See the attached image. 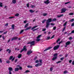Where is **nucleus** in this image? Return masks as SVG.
<instances>
[{
	"mask_svg": "<svg viewBox=\"0 0 74 74\" xmlns=\"http://www.w3.org/2000/svg\"><path fill=\"white\" fill-rule=\"evenodd\" d=\"M44 3L46 4H48L50 3V2L49 1V0H47L46 1H44Z\"/></svg>",
	"mask_w": 74,
	"mask_h": 74,
	"instance_id": "12",
	"label": "nucleus"
},
{
	"mask_svg": "<svg viewBox=\"0 0 74 74\" xmlns=\"http://www.w3.org/2000/svg\"><path fill=\"white\" fill-rule=\"evenodd\" d=\"M27 67H28V68H33V66L30 65H28Z\"/></svg>",
	"mask_w": 74,
	"mask_h": 74,
	"instance_id": "29",
	"label": "nucleus"
},
{
	"mask_svg": "<svg viewBox=\"0 0 74 74\" xmlns=\"http://www.w3.org/2000/svg\"><path fill=\"white\" fill-rule=\"evenodd\" d=\"M69 15H74V13H69Z\"/></svg>",
	"mask_w": 74,
	"mask_h": 74,
	"instance_id": "30",
	"label": "nucleus"
},
{
	"mask_svg": "<svg viewBox=\"0 0 74 74\" xmlns=\"http://www.w3.org/2000/svg\"><path fill=\"white\" fill-rule=\"evenodd\" d=\"M39 62L40 63L37 64V67L38 66H40L42 65V60H40Z\"/></svg>",
	"mask_w": 74,
	"mask_h": 74,
	"instance_id": "6",
	"label": "nucleus"
},
{
	"mask_svg": "<svg viewBox=\"0 0 74 74\" xmlns=\"http://www.w3.org/2000/svg\"><path fill=\"white\" fill-rule=\"evenodd\" d=\"M50 38H51V37H48L47 38V40H49Z\"/></svg>",
	"mask_w": 74,
	"mask_h": 74,
	"instance_id": "53",
	"label": "nucleus"
},
{
	"mask_svg": "<svg viewBox=\"0 0 74 74\" xmlns=\"http://www.w3.org/2000/svg\"><path fill=\"white\" fill-rule=\"evenodd\" d=\"M0 7H3V3L1 2H0Z\"/></svg>",
	"mask_w": 74,
	"mask_h": 74,
	"instance_id": "32",
	"label": "nucleus"
},
{
	"mask_svg": "<svg viewBox=\"0 0 74 74\" xmlns=\"http://www.w3.org/2000/svg\"><path fill=\"white\" fill-rule=\"evenodd\" d=\"M37 27V25H36L35 26H34V27H33L32 29H31V30H33V29H35V28H36V27Z\"/></svg>",
	"mask_w": 74,
	"mask_h": 74,
	"instance_id": "23",
	"label": "nucleus"
},
{
	"mask_svg": "<svg viewBox=\"0 0 74 74\" xmlns=\"http://www.w3.org/2000/svg\"><path fill=\"white\" fill-rule=\"evenodd\" d=\"M70 44H71V42L70 41H69L66 42V45H69Z\"/></svg>",
	"mask_w": 74,
	"mask_h": 74,
	"instance_id": "13",
	"label": "nucleus"
},
{
	"mask_svg": "<svg viewBox=\"0 0 74 74\" xmlns=\"http://www.w3.org/2000/svg\"><path fill=\"white\" fill-rule=\"evenodd\" d=\"M74 21V18H73L72 19H71V20L69 21L70 22H73V21Z\"/></svg>",
	"mask_w": 74,
	"mask_h": 74,
	"instance_id": "39",
	"label": "nucleus"
},
{
	"mask_svg": "<svg viewBox=\"0 0 74 74\" xmlns=\"http://www.w3.org/2000/svg\"><path fill=\"white\" fill-rule=\"evenodd\" d=\"M65 29H66V27H64L63 29L62 30V31H64V30H65Z\"/></svg>",
	"mask_w": 74,
	"mask_h": 74,
	"instance_id": "50",
	"label": "nucleus"
},
{
	"mask_svg": "<svg viewBox=\"0 0 74 74\" xmlns=\"http://www.w3.org/2000/svg\"><path fill=\"white\" fill-rule=\"evenodd\" d=\"M19 69L18 68H15V71L16 72V71H19Z\"/></svg>",
	"mask_w": 74,
	"mask_h": 74,
	"instance_id": "16",
	"label": "nucleus"
},
{
	"mask_svg": "<svg viewBox=\"0 0 74 74\" xmlns=\"http://www.w3.org/2000/svg\"><path fill=\"white\" fill-rule=\"evenodd\" d=\"M61 61H60L58 62H57L56 63L57 64H58V63H61Z\"/></svg>",
	"mask_w": 74,
	"mask_h": 74,
	"instance_id": "51",
	"label": "nucleus"
},
{
	"mask_svg": "<svg viewBox=\"0 0 74 74\" xmlns=\"http://www.w3.org/2000/svg\"><path fill=\"white\" fill-rule=\"evenodd\" d=\"M45 21H46V20H44L43 21H42V23H45Z\"/></svg>",
	"mask_w": 74,
	"mask_h": 74,
	"instance_id": "42",
	"label": "nucleus"
},
{
	"mask_svg": "<svg viewBox=\"0 0 74 74\" xmlns=\"http://www.w3.org/2000/svg\"><path fill=\"white\" fill-rule=\"evenodd\" d=\"M56 27L55 26L53 27V30H56Z\"/></svg>",
	"mask_w": 74,
	"mask_h": 74,
	"instance_id": "46",
	"label": "nucleus"
},
{
	"mask_svg": "<svg viewBox=\"0 0 74 74\" xmlns=\"http://www.w3.org/2000/svg\"><path fill=\"white\" fill-rule=\"evenodd\" d=\"M41 40V39H39V38H37V42H38L40 41Z\"/></svg>",
	"mask_w": 74,
	"mask_h": 74,
	"instance_id": "43",
	"label": "nucleus"
},
{
	"mask_svg": "<svg viewBox=\"0 0 74 74\" xmlns=\"http://www.w3.org/2000/svg\"><path fill=\"white\" fill-rule=\"evenodd\" d=\"M67 10V9L66 8H62L61 9V13H64L66 12V11Z\"/></svg>",
	"mask_w": 74,
	"mask_h": 74,
	"instance_id": "5",
	"label": "nucleus"
},
{
	"mask_svg": "<svg viewBox=\"0 0 74 74\" xmlns=\"http://www.w3.org/2000/svg\"><path fill=\"white\" fill-rule=\"evenodd\" d=\"M74 22H73V23H72L71 25V26H74Z\"/></svg>",
	"mask_w": 74,
	"mask_h": 74,
	"instance_id": "61",
	"label": "nucleus"
},
{
	"mask_svg": "<svg viewBox=\"0 0 74 74\" xmlns=\"http://www.w3.org/2000/svg\"><path fill=\"white\" fill-rule=\"evenodd\" d=\"M29 72H30V71L27 70L25 72V73H29Z\"/></svg>",
	"mask_w": 74,
	"mask_h": 74,
	"instance_id": "33",
	"label": "nucleus"
},
{
	"mask_svg": "<svg viewBox=\"0 0 74 74\" xmlns=\"http://www.w3.org/2000/svg\"><path fill=\"white\" fill-rule=\"evenodd\" d=\"M64 59V57H63L60 58V59L61 60H63V59Z\"/></svg>",
	"mask_w": 74,
	"mask_h": 74,
	"instance_id": "37",
	"label": "nucleus"
},
{
	"mask_svg": "<svg viewBox=\"0 0 74 74\" xmlns=\"http://www.w3.org/2000/svg\"><path fill=\"white\" fill-rule=\"evenodd\" d=\"M18 61V59H16L14 60V62L15 63H16V62H17Z\"/></svg>",
	"mask_w": 74,
	"mask_h": 74,
	"instance_id": "60",
	"label": "nucleus"
},
{
	"mask_svg": "<svg viewBox=\"0 0 74 74\" xmlns=\"http://www.w3.org/2000/svg\"><path fill=\"white\" fill-rule=\"evenodd\" d=\"M66 73H67V71H65L64 72V74H66Z\"/></svg>",
	"mask_w": 74,
	"mask_h": 74,
	"instance_id": "48",
	"label": "nucleus"
},
{
	"mask_svg": "<svg viewBox=\"0 0 74 74\" xmlns=\"http://www.w3.org/2000/svg\"><path fill=\"white\" fill-rule=\"evenodd\" d=\"M59 48V45H57L54 47L53 49H54V50H56V49H58Z\"/></svg>",
	"mask_w": 74,
	"mask_h": 74,
	"instance_id": "7",
	"label": "nucleus"
},
{
	"mask_svg": "<svg viewBox=\"0 0 74 74\" xmlns=\"http://www.w3.org/2000/svg\"><path fill=\"white\" fill-rule=\"evenodd\" d=\"M42 35H39L37 36V38H40L41 37H42Z\"/></svg>",
	"mask_w": 74,
	"mask_h": 74,
	"instance_id": "24",
	"label": "nucleus"
},
{
	"mask_svg": "<svg viewBox=\"0 0 74 74\" xmlns=\"http://www.w3.org/2000/svg\"><path fill=\"white\" fill-rule=\"evenodd\" d=\"M21 57H22V54H19L18 56V58L19 59V58H21Z\"/></svg>",
	"mask_w": 74,
	"mask_h": 74,
	"instance_id": "17",
	"label": "nucleus"
},
{
	"mask_svg": "<svg viewBox=\"0 0 74 74\" xmlns=\"http://www.w3.org/2000/svg\"><path fill=\"white\" fill-rule=\"evenodd\" d=\"M50 70L51 71H52V70H53V68H52V67L50 68Z\"/></svg>",
	"mask_w": 74,
	"mask_h": 74,
	"instance_id": "41",
	"label": "nucleus"
},
{
	"mask_svg": "<svg viewBox=\"0 0 74 74\" xmlns=\"http://www.w3.org/2000/svg\"><path fill=\"white\" fill-rule=\"evenodd\" d=\"M42 15L43 16H47V13H43L42 14Z\"/></svg>",
	"mask_w": 74,
	"mask_h": 74,
	"instance_id": "27",
	"label": "nucleus"
},
{
	"mask_svg": "<svg viewBox=\"0 0 74 74\" xmlns=\"http://www.w3.org/2000/svg\"><path fill=\"white\" fill-rule=\"evenodd\" d=\"M32 8H34V7H35V5H31Z\"/></svg>",
	"mask_w": 74,
	"mask_h": 74,
	"instance_id": "62",
	"label": "nucleus"
},
{
	"mask_svg": "<svg viewBox=\"0 0 74 74\" xmlns=\"http://www.w3.org/2000/svg\"><path fill=\"white\" fill-rule=\"evenodd\" d=\"M33 53V51H32L30 49L27 51V55H30L31 53Z\"/></svg>",
	"mask_w": 74,
	"mask_h": 74,
	"instance_id": "3",
	"label": "nucleus"
},
{
	"mask_svg": "<svg viewBox=\"0 0 74 74\" xmlns=\"http://www.w3.org/2000/svg\"><path fill=\"white\" fill-rule=\"evenodd\" d=\"M2 38H3V40H5V37H4V36H3Z\"/></svg>",
	"mask_w": 74,
	"mask_h": 74,
	"instance_id": "57",
	"label": "nucleus"
},
{
	"mask_svg": "<svg viewBox=\"0 0 74 74\" xmlns=\"http://www.w3.org/2000/svg\"><path fill=\"white\" fill-rule=\"evenodd\" d=\"M15 18L14 16H11L9 17V19H12V18Z\"/></svg>",
	"mask_w": 74,
	"mask_h": 74,
	"instance_id": "38",
	"label": "nucleus"
},
{
	"mask_svg": "<svg viewBox=\"0 0 74 74\" xmlns=\"http://www.w3.org/2000/svg\"><path fill=\"white\" fill-rule=\"evenodd\" d=\"M57 59V57H53V58H52V60L53 61L55 60H56Z\"/></svg>",
	"mask_w": 74,
	"mask_h": 74,
	"instance_id": "19",
	"label": "nucleus"
},
{
	"mask_svg": "<svg viewBox=\"0 0 74 74\" xmlns=\"http://www.w3.org/2000/svg\"><path fill=\"white\" fill-rule=\"evenodd\" d=\"M52 21V18H50L48 19L46 21V22H47L48 23H50V22H51Z\"/></svg>",
	"mask_w": 74,
	"mask_h": 74,
	"instance_id": "8",
	"label": "nucleus"
},
{
	"mask_svg": "<svg viewBox=\"0 0 74 74\" xmlns=\"http://www.w3.org/2000/svg\"><path fill=\"white\" fill-rule=\"evenodd\" d=\"M35 43V41H33L31 42L29 41V42L28 43L27 42V44H30L31 46H32V45H34Z\"/></svg>",
	"mask_w": 74,
	"mask_h": 74,
	"instance_id": "1",
	"label": "nucleus"
},
{
	"mask_svg": "<svg viewBox=\"0 0 74 74\" xmlns=\"http://www.w3.org/2000/svg\"><path fill=\"white\" fill-rule=\"evenodd\" d=\"M6 62V63H8V64H9L10 63V61L9 60L7 61Z\"/></svg>",
	"mask_w": 74,
	"mask_h": 74,
	"instance_id": "36",
	"label": "nucleus"
},
{
	"mask_svg": "<svg viewBox=\"0 0 74 74\" xmlns=\"http://www.w3.org/2000/svg\"><path fill=\"white\" fill-rule=\"evenodd\" d=\"M67 21L63 25V26H65V27H66V25H67Z\"/></svg>",
	"mask_w": 74,
	"mask_h": 74,
	"instance_id": "26",
	"label": "nucleus"
},
{
	"mask_svg": "<svg viewBox=\"0 0 74 74\" xmlns=\"http://www.w3.org/2000/svg\"><path fill=\"white\" fill-rule=\"evenodd\" d=\"M12 58H13V56H11L9 58V60H11V59H12Z\"/></svg>",
	"mask_w": 74,
	"mask_h": 74,
	"instance_id": "34",
	"label": "nucleus"
},
{
	"mask_svg": "<svg viewBox=\"0 0 74 74\" xmlns=\"http://www.w3.org/2000/svg\"><path fill=\"white\" fill-rule=\"evenodd\" d=\"M54 37H55V35H53L51 38V39H52V38H54Z\"/></svg>",
	"mask_w": 74,
	"mask_h": 74,
	"instance_id": "45",
	"label": "nucleus"
},
{
	"mask_svg": "<svg viewBox=\"0 0 74 74\" xmlns=\"http://www.w3.org/2000/svg\"><path fill=\"white\" fill-rule=\"evenodd\" d=\"M51 48H52V47H49L47 48V49H45V50H44V52H45V51H47L48 50H49Z\"/></svg>",
	"mask_w": 74,
	"mask_h": 74,
	"instance_id": "9",
	"label": "nucleus"
},
{
	"mask_svg": "<svg viewBox=\"0 0 74 74\" xmlns=\"http://www.w3.org/2000/svg\"><path fill=\"white\" fill-rule=\"evenodd\" d=\"M67 56H68L67 54H66L65 56V57L67 58Z\"/></svg>",
	"mask_w": 74,
	"mask_h": 74,
	"instance_id": "56",
	"label": "nucleus"
},
{
	"mask_svg": "<svg viewBox=\"0 0 74 74\" xmlns=\"http://www.w3.org/2000/svg\"><path fill=\"white\" fill-rule=\"evenodd\" d=\"M15 59V57H14L13 59L12 60V62H13V61H14V60Z\"/></svg>",
	"mask_w": 74,
	"mask_h": 74,
	"instance_id": "52",
	"label": "nucleus"
},
{
	"mask_svg": "<svg viewBox=\"0 0 74 74\" xmlns=\"http://www.w3.org/2000/svg\"><path fill=\"white\" fill-rule=\"evenodd\" d=\"M31 28H32V27L31 26L25 29V30L26 31L27 30H29V29H31Z\"/></svg>",
	"mask_w": 74,
	"mask_h": 74,
	"instance_id": "15",
	"label": "nucleus"
},
{
	"mask_svg": "<svg viewBox=\"0 0 74 74\" xmlns=\"http://www.w3.org/2000/svg\"><path fill=\"white\" fill-rule=\"evenodd\" d=\"M16 0H12V2L13 4H15L16 3Z\"/></svg>",
	"mask_w": 74,
	"mask_h": 74,
	"instance_id": "22",
	"label": "nucleus"
},
{
	"mask_svg": "<svg viewBox=\"0 0 74 74\" xmlns=\"http://www.w3.org/2000/svg\"><path fill=\"white\" fill-rule=\"evenodd\" d=\"M19 14H18V13H17L15 15V16H19Z\"/></svg>",
	"mask_w": 74,
	"mask_h": 74,
	"instance_id": "35",
	"label": "nucleus"
},
{
	"mask_svg": "<svg viewBox=\"0 0 74 74\" xmlns=\"http://www.w3.org/2000/svg\"><path fill=\"white\" fill-rule=\"evenodd\" d=\"M46 27L47 28H48L49 27V26L50 25V24H49V23H48L47 22H46Z\"/></svg>",
	"mask_w": 74,
	"mask_h": 74,
	"instance_id": "11",
	"label": "nucleus"
},
{
	"mask_svg": "<svg viewBox=\"0 0 74 74\" xmlns=\"http://www.w3.org/2000/svg\"><path fill=\"white\" fill-rule=\"evenodd\" d=\"M46 28L43 29L42 30V31H43V32H45V31H46Z\"/></svg>",
	"mask_w": 74,
	"mask_h": 74,
	"instance_id": "58",
	"label": "nucleus"
},
{
	"mask_svg": "<svg viewBox=\"0 0 74 74\" xmlns=\"http://www.w3.org/2000/svg\"><path fill=\"white\" fill-rule=\"evenodd\" d=\"M18 39V37H13L11 40L12 41L13 40H16Z\"/></svg>",
	"mask_w": 74,
	"mask_h": 74,
	"instance_id": "10",
	"label": "nucleus"
},
{
	"mask_svg": "<svg viewBox=\"0 0 74 74\" xmlns=\"http://www.w3.org/2000/svg\"><path fill=\"white\" fill-rule=\"evenodd\" d=\"M8 25V23H7L5 25V26H7Z\"/></svg>",
	"mask_w": 74,
	"mask_h": 74,
	"instance_id": "55",
	"label": "nucleus"
},
{
	"mask_svg": "<svg viewBox=\"0 0 74 74\" xmlns=\"http://www.w3.org/2000/svg\"><path fill=\"white\" fill-rule=\"evenodd\" d=\"M23 32H24V29H22V30L20 32V34H22V33H23Z\"/></svg>",
	"mask_w": 74,
	"mask_h": 74,
	"instance_id": "28",
	"label": "nucleus"
},
{
	"mask_svg": "<svg viewBox=\"0 0 74 74\" xmlns=\"http://www.w3.org/2000/svg\"><path fill=\"white\" fill-rule=\"evenodd\" d=\"M28 23H27V24H26L24 27L25 28V27H27L28 26Z\"/></svg>",
	"mask_w": 74,
	"mask_h": 74,
	"instance_id": "31",
	"label": "nucleus"
},
{
	"mask_svg": "<svg viewBox=\"0 0 74 74\" xmlns=\"http://www.w3.org/2000/svg\"><path fill=\"white\" fill-rule=\"evenodd\" d=\"M27 7H28V8H29V3H28L27 4Z\"/></svg>",
	"mask_w": 74,
	"mask_h": 74,
	"instance_id": "40",
	"label": "nucleus"
},
{
	"mask_svg": "<svg viewBox=\"0 0 74 74\" xmlns=\"http://www.w3.org/2000/svg\"><path fill=\"white\" fill-rule=\"evenodd\" d=\"M69 39L70 40H72V37H70V38H69Z\"/></svg>",
	"mask_w": 74,
	"mask_h": 74,
	"instance_id": "59",
	"label": "nucleus"
},
{
	"mask_svg": "<svg viewBox=\"0 0 74 74\" xmlns=\"http://www.w3.org/2000/svg\"><path fill=\"white\" fill-rule=\"evenodd\" d=\"M29 12L31 13H33V12H34V10H29Z\"/></svg>",
	"mask_w": 74,
	"mask_h": 74,
	"instance_id": "21",
	"label": "nucleus"
},
{
	"mask_svg": "<svg viewBox=\"0 0 74 74\" xmlns=\"http://www.w3.org/2000/svg\"><path fill=\"white\" fill-rule=\"evenodd\" d=\"M72 64H73V65H74V61H73L72 62Z\"/></svg>",
	"mask_w": 74,
	"mask_h": 74,
	"instance_id": "63",
	"label": "nucleus"
},
{
	"mask_svg": "<svg viewBox=\"0 0 74 74\" xmlns=\"http://www.w3.org/2000/svg\"><path fill=\"white\" fill-rule=\"evenodd\" d=\"M12 29H15V25H12Z\"/></svg>",
	"mask_w": 74,
	"mask_h": 74,
	"instance_id": "18",
	"label": "nucleus"
},
{
	"mask_svg": "<svg viewBox=\"0 0 74 74\" xmlns=\"http://www.w3.org/2000/svg\"><path fill=\"white\" fill-rule=\"evenodd\" d=\"M8 70L9 71V74H12V73H11V71L13 70V69H12V68L11 67H10L9 68Z\"/></svg>",
	"mask_w": 74,
	"mask_h": 74,
	"instance_id": "4",
	"label": "nucleus"
},
{
	"mask_svg": "<svg viewBox=\"0 0 74 74\" xmlns=\"http://www.w3.org/2000/svg\"><path fill=\"white\" fill-rule=\"evenodd\" d=\"M70 3V2L69 1L67 2H66L65 3V4H68V3Z\"/></svg>",
	"mask_w": 74,
	"mask_h": 74,
	"instance_id": "49",
	"label": "nucleus"
},
{
	"mask_svg": "<svg viewBox=\"0 0 74 74\" xmlns=\"http://www.w3.org/2000/svg\"><path fill=\"white\" fill-rule=\"evenodd\" d=\"M57 20V19H56V18H54L52 20V21L55 22V21H56Z\"/></svg>",
	"mask_w": 74,
	"mask_h": 74,
	"instance_id": "25",
	"label": "nucleus"
},
{
	"mask_svg": "<svg viewBox=\"0 0 74 74\" xmlns=\"http://www.w3.org/2000/svg\"><path fill=\"white\" fill-rule=\"evenodd\" d=\"M50 25L52 26H55V23H52L50 24Z\"/></svg>",
	"mask_w": 74,
	"mask_h": 74,
	"instance_id": "44",
	"label": "nucleus"
},
{
	"mask_svg": "<svg viewBox=\"0 0 74 74\" xmlns=\"http://www.w3.org/2000/svg\"><path fill=\"white\" fill-rule=\"evenodd\" d=\"M57 16V18H58L62 17L63 16V14H62L61 15H58Z\"/></svg>",
	"mask_w": 74,
	"mask_h": 74,
	"instance_id": "14",
	"label": "nucleus"
},
{
	"mask_svg": "<svg viewBox=\"0 0 74 74\" xmlns=\"http://www.w3.org/2000/svg\"><path fill=\"white\" fill-rule=\"evenodd\" d=\"M24 51H25V52L27 51V49H26V46L25 45L23 47V49H22L20 51V53H22V52Z\"/></svg>",
	"mask_w": 74,
	"mask_h": 74,
	"instance_id": "2",
	"label": "nucleus"
},
{
	"mask_svg": "<svg viewBox=\"0 0 74 74\" xmlns=\"http://www.w3.org/2000/svg\"><path fill=\"white\" fill-rule=\"evenodd\" d=\"M54 57H57V58H58V53H55L54 55Z\"/></svg>",
	"mask_w": 74,
	"mask_h": 74,
	"instance_id": "20",
	"label": "nucleus"
},
{
	"mask_svg": "<svg viewBox=\"0 0 74 74\" xmlns=\"http://www.w3.org/2000/svg\"><path fill=\"white\" fill-rule=\"evenodd\" d=\"M37 59V57H35V58L34 59V60H36Z\"/></svg>",
	"mask_w": 74,
	"mask_h": 74,
	"instance_id": "54",
	"label": "nucleus"
},
{
	"mask_svg": "<svg viewBox=\"0 0 74 74\" xmlns=\"http://www.w3.org/2000/svg\"><path fill=\"white\" fill-rule=\"evenodd\" d=\"M19 70H22V67L21 66H20L19 67Z\"/></svg>",
	"mask_w": 74,
	"mask_h": 74,
	"instance_id": "47",
	"label": "nucleus"
},
{
	"mask_svg": "<svg viewBox=\"0 0 74 74\" xmlns=\"http://www.w3.org/2000/svg\"><path fill=\"white\" fill-rule=\"evenodd\" d=\"M71 33H74V30L72 31Z\"/></svg>",
	"mask_w": 74,
	"mask_h": 74,
	"instance_id": "64",
	"label": "nucleus"
}]
</instances>
